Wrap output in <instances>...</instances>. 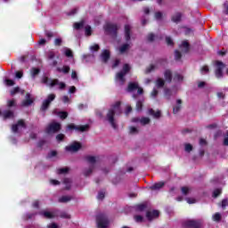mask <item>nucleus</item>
<instances>
[{
  "instance_id": "nucleus-20",
  "label": "nucleus",
  "mask_w": 228,
  "mask_h": 228,
  "mask_svg": "<svg viewBox=\"0 0 228 228\" xmlns=\"http://www.w3.org/2000/svg\"><path fill=\"white\" fill-rule=\"evenodd\" d=\"M146 216L148 220H154V218H158L159 216V211L158 210L148 211L146 214Z\"/></svg>"
},
{
  "instance_id": "nucleus-41",
  "label": "nucleus",
  "mask_w": 228,
  "mask_h": 228,
  "mask_svg": "<svg viewBox=\"0 0 228 228\" xmlns=\"http://www.w3.org/2000/svg\"><path fill=\"white\" fill-rule=\"evenodd\" d=\"M183 79V75L175 74L174 76V81H175V83H181Z\"/></svg>"
},
{
  "instance_id": "nucleus-4",
  "label": "nucleus",
  "mask_w": 228,
  "mask_h": 228,
  "mask_svg": "<svg viewBox=\"0 0 228 228\" xmlns=\"http://www.w3.org/2000/svg\"><path fill=\"white\" fill-rule=\"evenodd\" d=\"M42 82L47 86H58L59 90H63L67 85L63 82H60L59 79H51L47 77H44Z\"/></svg>"
},
{
  "instance_id": "nucleus-50",
  "label": "nucleus",
  "mask_w": 228,
  "mask_h": 228,
  "mask_svg": "<svg viewBox=\"0 0 228 228\" xmlns=\"http://www.w3.org/2000/svg\"><path fill=\"white\" fill-rule=\"evenodd\" d=\"M162 17H163V13L161 12H155L156 20H161Z\"/></svg>"
},
{
  "instance_id": "nucleus-19",
  "label": "nucleus",
  "mask_w": 228,
  "mask_h": 228,
  "mask_svg": "<svg viewBox=\"0 0 228 228\" xmlns=\"http://www.w3.org/2000/svg\"><path fill=\"white\" fill-rule=\"evenodd\" d=\"M81 149V143L75 142L71 145L66 147V151L69 152H77Z\"/></svg>"
},
{
  "instance_id": "nucleus-46",
  "label": "nucleus",
  "mask_w": 228,
  "mask_h": 228,
  "mask_svg": "<svg viewBox=\"0 0 228 228\" xmlns=\"http://www.w3.org/2000/svg\"><path fill=\"white\" fill-rule=\"evenodd\" d=\"M70 183H71L70 179L69 178L64 179L63 184H65L66 190H70Z\"/></svg>"
},
{
  "instance_id": "nucleus-24",
  "label": "nucleus",
  "mask_w": 228,
  "mask_h": 228,
  "mask_svg": "<svg viewBox=\"0 0 228 228\" xmlns=\"http://www.w3.org/2000/svg\"><path fill=\"white\" fill-rule=\"evenodd\" d=\"M180 49L182 53H188L190 51V45L187 41H183L180 45Z\"/></svg>"
},
{
  "instance_id": "nucleus-36",
  "label": "nucleus",
  "mask_w": 228,
  "mask_h": 228,
  "mask_svg": "<svg viewBox=\"0 0 228 228\" xmlns=\"http://www.w3.org/2000/svg\"><path fill=\"white\" fill-rule=\"evenodd\" d=\"M182 193L183 195H189V193H191V188L188 186L182 187Z\"/></svg>"
},
{
  "instance_id": "nucleus-3",
  "label": "nucleus",
  "mask_w": 228,
  "mask_h": 228,
  "mask_svg": "<svg viewBox=\"0 0 228 228\" xmlns=\"http://www.w3.org/2000/svg\"><path fill=\"white\" fill-rule=\"evenodd\" d=\"M131 70V66L129 64H125L123 69L116 74V83L122 86L126 83V74Z\"/></svg>"
},
{
  "instance_id": "nucleus-11",
  "label": "nucleus",
  "mask_w": 228,
  "mask_h": 228,
  "mask_svg": "<svg viewBox=\"0 0 228 228\" xmlns=\"http://www.w3.org/2000/svg\"><path fill=\"white\" fill-rule=\"evenodd\" d=\"M23 129H26V124L22 119H20L16 125H12V133H22Z\"/></svg>"
},
{
  "instance_id": "nucleus-16",
  "label": "nucleus",
  "mask_w": 228,
  "mask_h": 228,
  "mask_svg": "<svg viewBox=\"0 0 228 228\" xmlns=\"http://www.w3.org/2000/svg\"><path fill=\"white\" fill-rule=\"evenodd\" d=\"M89 127L90 126L88 125L76 126L74 124H70L68 126V129H75L76 131H80V133H85V131H88Z\"/></svg>"
},
{
  "instance_id": "nucleus-6",
  "label": "nucleus",
  "mask_w": 228,
  "mask_h": 228,
  "mask_svg": "<svg viewBox=\"0 0 228 228\" xmlns=\"http://www.w3.org/2000/svg\"><path fill=\"white\" fill-rule=\"evenodd\" d=\"M118 25L114 24V23H106L104 26V29L106 33H109V35H111L112 37H117V31H118Z\"/></svg>"
},
{
  "instance_id": "nucleus-12",
  "label": "nucleus",
  "mask_w": 228,
  "mask_h": 228,
  "mask_svg": "<svg viewBox=\"0 0 228 228\" xmlns=\"http://www.w3.org/2000/svg\"><path fill=\"white\" fill-rule=\"evenodd\" d=\"M54 99H56V94H49L47 96V98L43 102L41 110L43 111H45V110H47V108H49V104H51V102H53V101H54Z\"/></svg>"
},
{
  "instance_id": "nucleus-38",
  "label": "nucleus",
  "mask_w": 228,
  "mask_h": 228,
  "mask_svg": "<svg viewBox=\"0 0 228 228\" xmlns=\"http://www.w3.org/2000/svg\"><path fill=\"white\" fill-rule=\"evenodd\" d=\"M70 200H72L70 196H62L59 199V202H70Z\"/></svg>"
},
{
  "instance_id": "nucleus-7",
  "label": "nucleus",
  "mask_w": 228,
  "mask_h": 228,
  "mask_svg": "<svg viewBox=\"0 0 228 228\" xmlns=\"http://www.w3.org/2000/svg\"><path fill=\"white\" fill-rule=\"evenodd\" d=\"M96 224L98 228H106L110 225V222L108 221V217L104 215L100 214L96 216Z\"/></svg>"
},
{
  "instance_id": "nucleus-14",
  "label": "nucleus",
  "mask_w": 228,
  "mask_h": 228,
  "mask_svg": "<svg viewBox=\"0 0 228 228\" xmlns=\"http://www.w3.org/2000/svg\"><path fill=\"white\" fill-rule=\"evenodd\" d=\"M128 92H134V90H137L138 95H142L143 94V89L138 86L137 82H132L128 85Z\"/></svg>"
},
{
  "instance_id": "nucleus-26",
  "label": "nucleus",
  "mask_w": 228,
  "mask_h": 228,
  "mask_svg": "<svg viewBox=\"0 0 228 228\" xmlns=\"http://www.w3.org/2000/svg\"><path fill=\"white\" fill-rule=\"evenodd\" d=\"M149 114L151 115L154 118H159V117H161V110L154 111V110L150 109Z\"/></svg>"
},
{
  "instance_id": "nucleus-34",
  "label": "nucleus",
  "mask_w": 228,
  "mask_h": 228,
  "mask_svg": "<svg viewBox=\"0 0 228 228\" xmlns=\"http://www.w3.org/2000/svg\"><path fill=\"white\" fill-rule=\"evenodd\" d=\"M83 28H85V20L74 23L75 29H83Z\"/></svg>"
},
{
  "instance_id": "nucleus-57",
  "label": "nucleus",
  "mask_w": 228,
  "mask_h": 228,
  "mask_svg": "<svg viewBox=\"0 0 228 228\" xmlns=\"http://www.w3.org/2000/svg\"><path fill=\"white\" fill-rule=\"evenodd\" d=\"M220 193H222V190L221 189H216L213 192V197L216 198V197H218V195H220Z\"/></svg>"
},
{
  "instance_id": "nucleus-35",
  "label": "nucleus",
  "mask_w": 228,
  "mask_h": 228,
  "mask_svg": "<svg viewBox=\"0 0 228 228\" xmlns=\"http://www.w3.org/2000/svg\"><path fill=\"white\" fill-rule=\"evenodd\" d=\"M57 70H58V72H63V74H69V72L70 71V67L63 66L62 69L58 68Z\"/></svg>"
},
{
  "instance_id": "nucleus-61",
  "label": "nucleus",
  "mask_w": 228,
  "mask_h": 228,
  "mask_svg": "<svg viewBox=\"0 0 228 228\" xmlns=\"http://www.w3.org/2000/svg\"><path fill=\"white\" fill-rule=\"evenodd\" d=\"M175 60H181V52L176 50L175 52Z\"/></svg>"
},
{
  "instance_id": "nucleus-55",
  "label": "nucleus",
  "mask_w": 228,
  "mask_h": 228,
  "mask_svg": "<svg viewBox=\"0 0 228 228\" xmlns=\"http://www.w3.org/2000/svg\"><path fill=\"white\" fill-rule=\"evenodd\" d=\"M134 220H135V222L140 224V223L143 222V216H134Z\"/></svg>"
},
{
  "instance_id": "nucleus-58",
  "label": "nucleus",
  "mask_w": 228,
  "mask_h": 228,
  "mask_svg": "<svg viewBox=\"0 0 228 228\" xmlns=\"http://www.w3.org/2000/svg\"><path fill=\"white\" fill-rule=\"evenodd\" d=\"M104 197H105L104 191L98 192V195H97L98 200H102V199H104Z\"/></svg>"
},
{
  "instance_id": "nucleus-52",
  "label": "nucleus",
  "mask_w": 228,
  "mask_h": 228,
  "mask_svg": "<svg viewBox=\"0 0 228 228\" xmlns=\"http://www.w3.org/2000/svg\"><path fill=\"white\" fill-rule=\"evenodd\" d=\"M186 202L188 204H196L197 200H195V198H186Z\"/></svg>"
},
{
  "instance_id": "nucleus-17",
  "label": "nucleus",
  "mask_w": 228,
  "mask_h": 228,
  "mask_svg": "<svg viewBox=\"0 0 228 228\" xmlns=\"http://www.w3.org/2000/svg\"><path fill=\"white\" fill-rule=\"evenodd\" d=\"M132 122H134V124H141L142 126H147V124L151 123V118H134L132 119Z\"/></svg>"
},
{
  "instance_id": "nucleus-5",
  "label": "nucleus",
  "mask_w": 228,
  "mask_h": 228,
  "mask_svg": "<svg viewBox=\"0 0 228 228\" xmlns=\"http://www.w3.org/2000/svg\"><path fill=\"white\" fill-rule=\"evenodd\" d=\"M86 159L87 163H89V165H91L88 169H86L84 171V175H86V177H88V175H90L92 174V172H94L95 163L99 162V157L87 156L86 158Z\"/></svg>"
},
{
  "instance_id": "nucleus-30",
  "label": "nucleus",
  "mask_w": 228,
  "mask_h": 228,
  "mask_svg": "<svg viewBox=\"0 0 228 228\" xmlns=\"http://www.w3.org/2000/svg\"><path fill=\"white\" fill-rule=\"evenodd\" d=\"M130 47H131V44L126 43L119 47V53L121 54H124V53H126V51H127V49H129Z\"/></svg>"
},
{
  "instance_id": "nucleus-60",
  "label": "nucleus",
  "mask_w": 228,
  "mask_h": 228,
  "mask_svg": "<svg viewBox=\"0 0 228 228\" xmlns=\"http://www.w3.org/2000/svg\"><path fill=\"white\" fill-rule=\"evenodd\" d=\"M62 42L61 38H56L54 40V45H61Z\"/></svg>"
},
{
  "instance_id": "nucleus-8",
  "label": "nucleus",
  "mask_w": 228,
  "mask_h": 228,
  "mask_svg": "<svg viewBox=\"0 0 228 228\" xmlns=\"http://www.w3.org/2000/svg\"><path fill=\"white\" fill-rule=\"evenodd\" d=\"M224 69H225V64L224 62L217 61H216V77L220 79L221 77H224Z\"/></svg>"
},
{
  "instance_id": "nucleus-13",
  "label": "nucleus",
  "mask_w": 228,
  "mask_h": 228,
  "mask_svg": "<svg viewBox=\"0 0 228 228\" xmlns=\"http://www.w3.org/2000/svg\"><path fill=\"white\" fill-rule=\"evenodd\" d=\"M204 222L202 220H189L186 222V226L189 228H202Z\"/></svg>"
},
{
  "instance_id": "nucleus-56",
  "label": "nucleus",
  "mask_w": 228,
  "mask_h": 228,
  "mask_svg": "<svg viewBox=\"0 0 228 228\" xmlns=\"http://www.w3.org/2000/svg\"><path fill=\"white\" fill-rule=\"evenodd\" d=\"M98 49H100L99 45L90 46L91 53H95V51H97Z\"/></svg>"
},
{
  "instance_id": "nucleus-53",
  "label": "nucleus",
  "mask_w": 228,
  "mask_h": 228,
  "mask_svg": "<svg viewBox=\"0 0 228 228\" xmlns=\"http://www.w3.org/2000/svg\"><path fill=\"white\" fill-rule=\"evenodd\" d=\"M201 74H208L209 72V68L208 66H203L200 69Z\"/></svg>"
},
{
  "instance_id": "nucleus-44",
  "label": "nucleus",
  "mask_w": 228,
  "mask_h": 228,
  "mask_svg": "<svg viewBox=\"0 0 228 228\" xmlns=\"http://www.w3.org/2000/svg\"><path fill=\"white\" fill-rule=\"evenodd\" d=\"M85 31H86V37H90V35H92V27L86 25L85 27Z\"/></svg>"
},
{
  "instance_id": "nucleus-2",
  "label": "nucleus",
  "mask_w": 228,
  "mask_h": 228,
  "mask_svg": "<svg viewBox=\"0 0 228 228\" xmlns=\"http://www.w3.org/2000/svg\"><path fill=\"white\" fill-rule=\"evenodd\" d=\"M16 105L15 100H9L7 102V108L6 110L0 109V117L3 118L4 120H8L10 118H14L15 114L10 108H13Z\"/></svg>"
},
{
  "instance_id": "nucleus-63",
  "label": "nucleus",
  "mask_w": 228,
  "mask_h": 228,
  "mask_svg": "<svg viewBox=\"0 0 228 228\" xmlns=\"http://www.w3.org/2000/svg\"><path fill=\"white\" fill-rule=\"evenodd\" d=\"M47 228H58V224H56L55 223H52L47 225Z\"/></svg>"
},
{
  "instance_id": "nucleus-15",
  "label": "nucleus",
  "mask_w": 228,
  "mask_h": 228,
  "mask_svg": "<svg viewBox=\"0 0 228 228\" xmlns=\"http://www.w3.org/2000/svg\"><path fill=\"white\" fill-rule=\"evenodd\" d=\"M42 216H45V218H54L55 216H60V214H58V211L53 210H44L39 213Z\"/></svg>"
},
{
  "instance_id": "nucleus-43",
  "label": "nucleus",
  "mask_w": 228,
  "mask_h": 228,
  "mask_svg": "<svg viewBox=\"0 0 228 228\" xmlns=\"http://www.w3.org/2000/svg\"><path fill=\"white\" fill-rule=\"evenodd\" d=\"M4 81L7 86H13L15 85V82L12 79L4 78Z\"/></svg>"
},
{
  "instance_id": "nucleus-62",
  "label": "nucleus",
  "mask_w": 228,
  "mask_h": 228,
  "mask_svg": "<svg viewBox=\"0 0 228 228\" xmlns=\"http://www.w3.org/2000/svg\"><path fill=\"white\" fill-rule=\"evenodd\" d=\"M142 102H137L136 103V110L137 111H142Z\"/></svg>"
},
{
  "instance_id": "nucleus-49",
  "label": "nucleus",
  "mask_w": 228,
  "mask_h": 228,
  "mask_svg": "<svg viewBox=\"0 0 228 228\" xmlns=\"http://www.w3.org/2000/svg\"><path fill=\"white\" fill-rule=\"evenodd\" d=\"M129 133L131 134H136L138 133V128H136L134 126H130L129 127Z\"/></svg>"
},
{
  "instance_id": "nucleus-32",
  "label": "nucleus",
  "mask_w": 228,
  "mask_h": 228,
  "mask_svg": "<svg viewBox=\"0 0 228 228\" xmlns=\"http://www.w3.org/2000/svg\"><path fill=\"white\" fill-rule=\"evenodd\" d=\"M15 94H21V95H24V90L20 89V87H15L11 91V95H15Z\"/></svg>"
},
{
  "instance_id": "nucleus-59",
  "label": "nucleus",
  "mask_w": 228,
  "mask_h": 228,
  "mask_svg": "<svg viewBox=\"0 0 228 228\" xmlns=\"http://www.w3.org/2000/svg\"><path fill=\"white\" fill-rule=\"evenodd\" d=\"M61 101L62 102H64L65 104H67V102H70V99L69 98V96L65 95L61 97Z\"/></svg>"
},
{
  "instance_id": "nucleus-64",
  "label": "nucleus",
  "mask_w": 228,
  "mask_h": 228,
  "mask_svg": "<svg viewBox=\"0 0 228 228\" xmlns=\"http://www.w3.org/2000/svg\"><path fill=\"white\" fill-rule=\"evenodd\" d=\"M224 13H225V15H228V4H224Z\"/></svg>"
},
{
  "instance_id": "nucleus-51",
  "label": "nucleus",
  "mask_w": 228,
  "mask_h": 228,
  "mask_svg": "<svg viewBox=\"0 0 228 228\" xmlns=\"http://www.w3.org/2000/svg\"><path fill=\"white\" fill-rule=\"evenodd\" d=\"M145 208H147V206H145V204L137 205L136 206V210L137 211H143V210H145Z\"/></svg>"
},
{
  "instance_id": "nucleus-23",
  "label": "nucleus",
  "mask_w": 228,
  "mask_h": 228,
  "mask_svg": "<svg viewBox=\"0 0 228 228\" xmlns=\"http://www.w3.org/2000/svg\"><path fill=\"white\" fill-rule=\"evenodd\" d=\"M53 115H57V117H60L62 120H65L67 117H69V113L65 111H60L58 110H53Z\"/></svg>"
},
{
  "instance_id": "nucleus-37",
  "label": "nucleus",
  "mask_w": 228,
  "mask_h": 228,
  "mask_svg": "<svg viewBox=\"0 0 228 228\" xmlns=\"http://www.w3.org/2000/svg\"><path fill=\"white\" fill-rule=\"evenodd\" d=\"M212 220L214 222H220L222 220V215L220 213H216L212 216Z\"/></svg>"
},
{
  "instance_id": "nucleus-28",
  "label": "nucleus",
  "mask_w": 228,
  "mask_h": 228,
  "mask_svg": "<svg viewBox=\"0 0 228 228\" xmlns=\"http://www.w3.org/2000/svg\"><path fill=\"white\" fill-rule=\"evenodd\" d=\"M163 186H165V183L159 182V183L151 185L150 188H151V190H161V188H163Z\"/></svg>"
},
{
  "instance_id": "nucleus-29",
  "label": "nucleus",
  "mask_w": 228,
  "mask_h": 228,
  "mask_svg": "<svg viewBox=\"0 0 228 228\" xmlns=\"http://www.w3.org/2000/svg\"><path fill=\"white\" fill-rule=\"evenodd\" d=\"M32 79H35L38 74H40V69L38 68H32L30 70Z\"/></svg>"
},
{
  "instance_id": "nucleus-18",
  "label": "nucleus",
  "mask_w": 228,
  "mask_h": 228,
  "mask_svg": "<svg viewBox=\"0 0 228 228\" xmlns=\"http://www.w3.org/2000/svg\"><path fill=\"white\" fill-rule=\"evenodd\" d=\"M167 61L165 60H159L157 61L156 64H151L147 69H146V74H149L151 72H152V70H156V69H158V67H161V65H165Z\"/></svg>"
},
{
  "instance_id": "nucleus-22",
  "label": "nucleus",
  "mask_w": 228,
  "mask_h": 228,
  "mask_svg": "<svg viewBox=\"0 0 228 228\" xmlns=\"http://www.w3.org/2000/svg\"><path fill=\"white\" fill-rule=\"evenodd\" d=\"M33 104V97L30 94H26V100L22 102V106H31Z\"/></svg>"
},
{
  "instance_id": "nucleus-1",
  "label": "nucleus",
  "mask_w": 228,
  "mask_h": 228,
  "mask_svg": "<svg viewBox=\"0 0 228 228\" xmlns=\"http://www.w3.org/2000/svg\"><path fill=\"white\" fill-rule=\"evenodd\" d=\"M121 114H122V109H120V102H117L115 104H113L110 107L106 116V120L109 121V124H110L113 129L118 128L117 122H115V117H117V115H121Z\"/></svg>"
},
{
  "instance_id": "nucleus-40",
  "label": "nucleus",
  "mask_w": 228,
  "mask_h": 228,
  "mask_svg": "<svg viewBox=\"0 0 228 228\" xmlns=\"http://www.w3.org/2000/svg\"><path fill=\"white\" fill-rule=\"evenodd\" d=\"M156 85L158 88H163V86H165V80H163L162 78H158Z\"/></svg>"
},
{
  "instance_id": "nucleus-48",
  "label": "nucleus",
  "mask_w": 228,
  "mask_h": 228,
  "mask_svg": "<svg viewBox=\"0 0 228 228\" xmlns=\"http://www.w3.org/2000/svg\"><path fill=\"white\" fill-rule=\"evenodd\" d=\"M59 216H61V218H67V219H70V215L67 212H61Z\"/></svg>"
},
{
  "instance_id": "nucleus-9",
  "label": "nucleus",
  "mask_w": 228,
  "mask_h": 228,
  "mask_svg": "<svg viewBox=\"0 0 228 228\" xmlns=\"http://www.w3.org/2000/svg\"><path fill=\"white\" fill-rule=\"evenodd\" d=\"M46 60L49 63V65H51L52 67H56V65H58V61H56V53H54V51L50 50L48 52H46Z\"/></svg>"
},
{
  "instance_id": "nucleus-27",
  "label": "nucleus",
  "mask_w": 228,
  "mask_h": 228,
  "mask_svg": "<svg viewBox=\"0 0 228 228\" xmlns=\"http://www.w3.org/2000/svg\"><path fill=\"white\" fill-rule=\"evenodd\" d=\"M181 104L182 102L181 100H177L176 101V105L173 108V113L175 115L176 113H179V111L181 110Z\"/></svg>"
},
{
  "instance_id": "nucleus-45",
  "label": "nucleus",
  "mask_w": 228,
  "mask_h": 228,
  "mask_svg": "<svg viewBox=\"0 0 228 228\" xmlns=\"http://www.w3.org/2000/svg\"><path fill=\"white\" fill-rule=\"evenodd\" d=\"M69 172V167H62L57 169V174L61 175V174H67Z\"/></svg>"
},
{
  "instance_id": "nucleus-39",
  "label": "nucleus",
  "mask_w": 228,
  "mask_h": 228,
  "mask_svg": "<svg viewBox=\"0 0 228 228\" xmlns=\"http://www.w3.org/2000/svg\"><path fill=\"white\" fill-rule=\"evenodd\" d=\"M175 94V92L170 90V89H165V97L167 99H170V97H172V94Z\"/></svg>"
},
{
  "instance_id": "nucleus-33",
  "label": "nucleus",
  "mask_w": 228,
  "mask_h": 228,
  "mask_svg": "<svg viewBox=\"0 0 228 228\" xmlns=\"http://www.w3.org/2000/svg\"><path fill=\"white\" fill-rule=\"evenodd\" d=\"M165 76V79L166 81H168V83H170V81H172V71L170 70H166L164 73Z\"/></svg>"
},
{
  "instance_id": "nucleus-47",
  "label": "nucleus",
  "mask_w": 228,
  "mask_h": 228,
  "mask_svg": "<svg viewBox=\"0 0 228 228\" xmlns=\"http://www.w3.org/2000/svg\"><path fill=\"white\" fill-rule=\"evenodd\" d=\"M64 54L68 57V58H72V51L69 48H65L64 49Z\"/></svg>"
},
{
  "instance_id": "nucleus-25",
  "label": "nucleus",
  "mask_w": 228,
  "mask_h": 228,
  "mask_svg": "<svg viewBox=\"0 0 228 228\" xmlns=\"http://www.w3.org/2000/svg\"><path fill=\"white\" fill-rule=\"evenodd\" d=\"M101 58H102V61H104L106 63V61H108V60H110V51L103 50L101 54Z\"/></svg>"
},
{
  "instance_id": "nucleus-54",
  "label": "nucleus",
  "mask_w": 228,
  "mask_h": 228,
  "mask_svg": "<svg viewBox=\"0 0 228 228\" xmlns=\"http://www.w3.org/2000/svg\"><path fill=\"white\" fill-rule=\"evenodd\" d=\"M227 206H228V200L227 199L223 200L221 203V207L223 208V209H225Z\"/></svg>"
},
{
  "instance_id": "nucleus-21",
  "label": "nucleus",
  "mask_w": 228,
  "mask_h": 228,
  "mask_svg": "<svg viewBox=\"0 0 228 228\" xmlns=\"http://www.w3.org/2000/svg\"><path fill=\"white\" fill-rule=\"evenodd\" d=\"M125 38L127 42L131 40V25H125Z\"/></svg>"
},
{
  "instance_id": "nucleus-10",
  "label": "nucleus",
  "mask_w": 228,
  "mask_h": 228,
  "mask_svg": "<svg viewBox=\"0 0 228 228\" xmlns=\"http://www.w3.org/2000/svg\"><path fill=\"white\" fill-rule=\"evenodd\" d=\"M60 129H61V125L60 123L53 122L46 127V133L48 134H54V133H58Z\"/></svg>"
},
{
  "instance_id": "nucleus-31",
  "label": "nucleus",
  "mask_w": 228,
  "mask_h": 228,
  "mask_svg": "<svg viewBox=\"0 0 228 228\" xmlns=\"http://www.w3.org/2000/svg\"><path fill=\"white\" fill-rule=\"evenodd\" d=\"M182 17H183V14H181V12H176V13L172 17V20H173V22H180Z\"/></svg>"
},
{
  "instance_id": "nucleus-42",
  "label": "nucleus",
  "mask_w": 228,
  "mask_h": 228,
  "mask_svg": "<svg viewBox=\"0 0 228 228\" xmlns=\"http://www.w3.org/2000/svg\"><path fill=\"white\" fill-rule=\"evenodd\" d=\"M184 151H185V152H191V151H193V146L190 143H185Z\"/></svg>"
}]
</instances>
